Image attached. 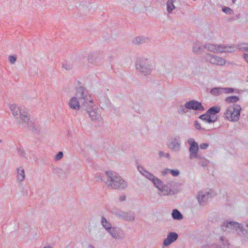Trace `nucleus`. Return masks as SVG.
Segmentation results:
<instances>
[{"instance_id": "2f4dec72", "label": "nucleus", "mask_w": 248, "mask_h": 248, "mask_svg": "<svg viewBox=\"0 0 248 248\" xmlns=\"http://www.w3.org/2000/svg\"><path fill=\"white\" fill-rule=\"evenodd\" d=\"M240 49L247 51V52L243 54V58L245 61L248 63V45L241 46Z\"/></svg>"}, {"instance_id": "2eb2a0df", "label": "nucleus", "mask_w": 248, "mask_h": 248, "mask_svg": "<svg viewBox=\"0 0 248 248\" xmlns=\"http://www.w3.org/2000/svg\"><path fill=\"white\" fill-rule=\"evenodd\" d=\"M206 61L211 64L218 66H223L226 63V60L217 55L207 54L205 57Z\"/></svg>"}, {"instance_id": "09e8293b", "label": "nucleus", "mask_w": 248, "mask_h": 248, "mask_svg": "<svg viewBox=\"0 0 248 248\" xmlns=\"http://www.w3.org/2000/svg\"><path fill=\"white\" fill-rule=\"evenodd\" d=\"M44 248H52L51 247H50V246H47V247H45Z\"/></svg>"}, {"instance_id": "5701e85b", "label": "nucleus", "mask_w": 248, "mask_h": 248, "mask_svg": "<svg viewBox=\"0 0 248 248\" xmlns=\"http://www.w3.org/2000/svg\"><path fill=\"white\" fill-rule=\"evenodd\" d=\"M192 51L196 54H201L203 51V47L202 44L200 42L194 43L193 46Z\"/></svg>"}, {"instance_id": "a878e982", "label": "nucleus", "mask_w": 248, "mask_h": 248, "mask_svg": "<svg viewBox=\"0 0 248 248\" xmlns=\"http://www.w3.org/2000/svg\"><path fill=\"white\" fill-rule=\"evenodd\" d=\"M109 212L118 218L121 219L124 213V211L116 207H113L109 209Z\"/></svg>"}, {"instance_id": "dca6fc26", "label": "nucleus", "mask_w": 248, "mask_h": 248, "mask_svg": "<svg viewBox=\"0 0 248 248\" xmlns=\"http://www.w3.org/2000/svg\"><path fill=\"white\" fill-rule=\"evenodd\" d=\"M103 56L100 52H94L90 54L88 57L89 62L94 65H100L103 62Z\"/></svg>"}, {"instance_id": "473e14b6", "label": "nucleus", "mask_w": 248, "mask_h": 248, "mask_svg": "<svg viewBox=\"0 0 248 248\" xmlns=\"http://www.w3.org/2000/svg\"><path fill=\"white\" fill-rule=\"evenodd\" d=\"M239 99V97L236 96H232L227 97L225 101L229 103H236Z\"/></svg>"}, {"instance_id": "de8ad7c7", "label": "nucleus", "mask_w": 248, "mask_h": 248, "mask_svg": "<svg viewBox=\"0 0 248 248\" xmlns=\"http://www.w3.org/2000/svg\"><path fill=\"white\" fill-rule=\"evenodd\" d=\"M246 226L248 228V221L246 222Z\"/></svg>"}, {"instance_id": "3c124183", "label": "nucleus", "mask_w": 248, "mask_h": 248, "mask_svg": "<svg viewBox=\"0 0 248 248\" xmlns=\"http://www.w3.org/2000/svg\"><path fill=\"white\" fill-rule=\"evenodd\" d=\"M236 0H232V2L234 3L235 2Z\"/></svg>"}, {"instance_id": "cd10ccee", "label": "nucleus", "mask_w": 248, "mask_h": 248, "mask_svg": "<svg viewBox=\"0 0 248 248\" xmlns=\"http://www.w3.org/2000/svg\"><path fill=\"white\" fill-rule=\"evenodd\" d=\"M210 93L214 96H219L223 93V88L215 87L212 88L210 91Z\"/></svg>"}, {"instance_id": "bb28decb", "label": "nucleus", "mask_w": 248, "mask_h": 248, "mask_svg": "<svg viewBox=\"0 0 248 248\" xmlns=\"http://www.w3.org/2000/svg\"><path fill=\"white\" fill-rule=\"evenodd\" d=\"M101 223L102 226L108 232L113 227L111 224L108 222L104 217H102Z\"/></svg>"}, {"instance_id": "7c9ffc66", "label": "nucleus", "mask_w": 248, "mask_h": 248, "mask_svg": "<svg viewBox=\"0 0 248 248\" xmlns=\"http://www.w3.org/2000/svg\"><path fill=\"white\" fill-rule=\"evenodd\" d=\"M175 8L173 4V0H168L167 2V10L169 13H172V11Z\"/></svg>"}, {"instance_id": "0eeeda50", "label": "nucleus", "mask_w": 248, "mask_h": 248, "mask_svg": "<svg viewBox=\"0 0 248 248\" xmlns=\"http://www.w3.org/2000/svg\"><path fill=\"white\" fill-rule=\"evenodd\" d=\"M241 109L239 105H231L226 108L224 113L225 117L229 121L237 122L239 119Z\"/></svg>"}, {"instance_id": "8fccbe9b", "label": "nucleus", "mask_w": 248, "mask_h": 248, "mask_svg": "<svg viewBox=\"0 0 248 248\" xmlns=\"http://www.w3.org/2000/svg\"><path fill=\"white\" fill-rule=\"evenodd\" d=\"M89 247L91 248H94L93 247L92 245H90Z\"/></svg>"}, {"instance_id": "b1692460", "label": "nucleus", "mask_w": 248, "mask_h": 248, "mask_svg": "<svg viewBox=\"0 0 248 248\" xmlns=\"http://www.w3.org/2000/svg\"><path fill=\"white\" fill-rule=\"evenodd\" d=\"M199 118L202 121H205L209 123H214L216 121V118L214 116H210L209 114H208L207 111L206 113L201 115L199 117Z\"/></svg>"}, {"instance_id": "f3484780", "label": "nucleus", "mask_w": 248, "mask_h": 248, "mask_svg": "<svg viewBox=\"0 0 248 248\" xmlns=\"http://www.w3.org/2000/svg\"><path fill=\"white\" fill-rule=\"evenodd\" d=\"M186 108L187 109H193L195 110H203L204 108L202 104L197 101L192 100L186 103Z\"/></svg>"}, {"instance_id": "4c0bfd02", "label": "nucleus", "mask_w": 248, "mask_h": 248, "mask_svg": "<svg viewBox=\"0 0 248 248\" xmlns=\"http://www.w3.org/2000/svg\"><path fill=\"white\" fill-rule=\"evenodd\" d=\"M63 156V154L62 152H59L58 154L55 156L54 159L56 161L61 160Z\"/></svg>"}, {"instance_id": "37998d69", "label": "nucleus", "mask_w": 248, "mask_h": 248, "mask_svg": "<svg viewBox=\"0 0 248 248\" xmlns=\"http://www.w3.org/2000/svg\"><path fill=\"white\" fill-rule=\"evenodd\" d=\"M209 146V144L207 143H203L200 144V147L202 149H206Z\"/></svg>"}, {"instance_id": "39448f33", "label": "nucleus", "mask_w": 248, "mask_h": 248, "mask_svg": "<svg viewBox=\"0 0 248 248\" xmlns=\"http://www.w3.org/2000/svg\"><path fill=\"white\" fill-rule=\"evenodd\" d=\"M84 110L88 113L90 119L96 122H101L102 120L101 111L94 105L93 99L89 98V102L86 106L83 105Z\"/></svg>"}, {"instance_id": "f704fd0d", "label": "nucleus", "mask_w": 248, "mask_h": 248, "mask_svg": "<svg viewBox=\"0 0 248 248\" xmlns=\"http://www.w3.org/2000/svg\"><path fill=\"white\" fill-rule=\"evenodd\" d=\"M17 152L19 154V155L25 159H27V157H26V153L23 148L19 147L17 148Z\"/></svg>"}, {"instance_id": "20e7f679", "label": "nucleus", "mask_w": 248, "mask_h": 248, "mask_svg": "<svg viewBox=\"0 0 248 248\" xmlns=\"http://www.w3.org/2000/svg\"><path fill=\"white\" fill-rule=\"evenodd\" d=\"M221 226L222 230L225 231L236 232L243 237L248 234V230L244 228L243 225L235 221H225Z\"/></svg>"}, {"instance_id": "4468645a", "label": "nucleus", "mask_w": 248, "mask_h": 248, "mask_svg": "<svg viewBox=\"0 0 248 248\" xmlns=\"http://www.w3.org/2000/svg\"><path fill=\"white\" fill-rule=\"evenodd\" d=\"M187 142L190 145L189 148V151L190 152L189 158L190 159L195 158L196 157H198L199 155H198V152L199 151L198 144L193 138L188 139L187 140Z\"/></svg>"}, {"instance_id": "e433bc0d", "label": "nucleus", "mask_w": 248, "mask_h": 248, "mask_svg": "<svg viewBox=\"0 0 248 248\" xmlns=\"http://www.w3.org/2000/svg\"><path fill=\"white\" fill-rule=\"evenodd\" d=\"M223 93H231L234 92V89L232 88H223Z\"/></svg>"}, {"instance_id": "1a4fd4ad", "label": "nucleus", "mask_w": 248, "mask_h": 248, "mask_svg": "<svg viewBox=\"0 0 248 248\" xmlns=\"http://www.w3.org/2000/svg\"><path fill=\"white\" fill-rule=\"evenodd\" d=\"M171 183V182H170L167 184H164L160 179L156 180L155 182V186L159 190L158 195L161 196L170 195L172 192Z\"/></svg>"}, {"instance_id": "7ed1b4c3", "label": "nucleus", "mask_w": 248, "mask_h": 248, "mask_svg": "<svg viewBox=\"0 0 248 248\" xmlns=\"http://www.w3.org/2000/svg\"><path fill=\"white\" fill-rule=\"evenodd\" d=\"M10 110L15 117L16 118L19 117L20 123L25 124V126L31 127L32 129L37 130V128L35 127L36 124L30 121L29 116L27 111L23 109H20L18 106L15 104L10 106Z\"/></svg>"}, {"instance_id": "412c9836", "label": "nucleus", "mask_w": 248, "mask_h": 248, "mask_svg": "<svg viewBox=\"0 0 248 248\" xmlns=\"http://www.w3.org/2000/svg\"><path fill=\"white\" fill-rule=\"evenodd\" d=\"M121 219L126 221H133L135 219V213L131 211L128 212L124 211V213Z\"/></svg>"}, {"instance_id": "ddd939ff", "label": "nucleus", "mask_w": 248, "mask_h": 248, "mask_svg": "<svg viewBox=\"0 0 248 248\" xmlns=\"http://www.w3.org/2000/svg\"><path fill=\"white\" fill-rule=\"evenodd\" d=\"M108 233L113 238L116 240H122L125 237L124 231L118 226H113Z\"/></svg>"}, {"instance_id": "58836bf2", "label": "nucleus", "mask_w": 248, "mask_h": 248, "mask_svg": "<svg viewBox=\"0 0 248 248\" xmlns=\"http://www.w3.org/2000/svg\"><path fill=\"white\" fill-rule=\"evenodd\" d=\"M170 173L173 176H177L179 175L180 172L178 170L170 169Z\"/></svg>"}, {"instance_id": "72a5a7b5", "label": "nucleus", "mask_w": 248, "mask_h": 248, "mask_svg": "<svg viewBox=\"0 0 248 248\" xmlns=\"http://www.w3.org/2000/svg\"><path fill=\"white\" fill-rule=\"evenodd\" d=\"M187 109L186 108V104H185V106L180 105L179 108H178V113L180 114L183 115L185 114L187 112Z\"/></svg>"}, {"instance_id": "9b49d317", "label": "nucleus", "mask_w": 248, "mask_h": 248, "mask_svg": "<svg viewBox=\"0 0 248 248\" xmlns=\"http://www.w3.org/2000/svg\"><path fill=\"white\" fill-rule=\"evenodd\" d=\"M204 48L214 53L231 52L234 49L233 47L230 46L215 45L211 44H206Z\"/></svg>"}, {"instance_id": "a19ab883", "label": "nucleus", "mask_w": 248, "mask_h": 248, "mask_svg": "<svg viewBox=\"0 0 248 248\" xmlns=\"http://www.w3.org/2000/svg\"><path fill=\"white\" fill-rule=\"evenodd\" d=\"M222 11L225 13L229 14H231L232 12V10L231 9L227 7L223 8Z\"/></svg>"}, {"instance_id": "a18cd8bd", "label": "nucleus", "mask_w": 248, "mask_h": 248, "mask_svg": "<svg viewBox=\"0 0 248 248\" xmlns=\"http://www.w3.org/2000/svg\"><path fill=\"white\" fill-rule=\"evenodd\" d=\"M170 169H166L162 171V174L163 175H166V174L170 173Z\"/></svg>"}, {"instance_id": "393cba45", "label": "nucleus", "mask_w": 248, "mask_h": 248, "mask_svg": "<svg viewBox=\"0 0 248 248\" xmlns=\"http://www.w3.org/2000/svg\"><path fill=\"white\" fill-rule=\"evenodd\" d=\"M220 110V108L219 106H214L210 108L207 111L210 116H214L216 118V121L217 117L216 115Z\"/></svg>"}, {"instance_id": "603ef678", "label": "nucleus", "mask_w": 248, "mask_h": 248, "mask_svg": "<svg viewBox=\"0 0 248 248\" xmlns=\"http://www.w3.org/2000/svg\"><path fill=\"white\" fill-rule=\"evenodd\" d=\"M1 142V140H0V143Z\"/></svg>"}, {"instance_id": "423d86ee", "label": "nucleus", "mask_w": 248, "mask_h": 248, "mask_svg": "<svg viewBox=\"0 0 248 248\" xmlns=\"http://www.w3.org/2000/svg\"><path fill=\"white\" fill-rule=\"evenodd\" d=\"M137 70L143 76L150 75L153 70V65L150 61L146 58H139L136 62Z\"/></svg>"}, {"instance_id": "f257e3e1", "label": "nucleus", "mask_w": 248, "mask_h": 248, "mask_svg": "<svg viewBox=\"0 0 248 248\" xmlns=\"http://www.w3.org/2000/svg\"><path fill=\"white\" fill-rule=\"evenodd\" d=\"M101 180L108 188L114 189H124L127 186V183L116 172L106 171L105 175L99 174Z\"/></svg>"}, {"instance_id": "6ab92c4d", "label": "nucleus", "mask_w": 248, "mask_h": 248, "mask_svg": "<svg viewBox=\"0 0 248 248\" xmlns=\"http://www.w3.org/2000/svg\"><path fill=\"white\" fill-rule=\"evenodd\" d=\"M138 170L146 178L152 181L155 185V182L156 180H159L157 177H155L153 174L146 170L143 167L138 166Z\"/></svg>"}, {"instance_id": "c03bdc74", "label": "nucleus", "mask_w": 248, "mask_h": 248, "mask_svg": "<svg viewBox=\"0 0 248 248\" xmlns=\"http://www.w3.org/2000/svg\"><path fill=\"white\" fill-rule=\"evenodd\" d=\"M62 67L65 69L66 70H69L71 69V67L70 65H68L66 63H64L62 64Z\"/></svg>"}, {"instance_id": "c756f323", "label": "nucleus", "mask_w": 248, "mask_h": 248, "mask_svg": "<svg viewBox=\"0 0 248 248\" xmlns=\"http://www.w3.org/2000/svg\"><path fill=\"white\" fill-rule=\"evenodd\" d=\"M171 216L174 219L181 220L183 219L182 214L177 209H174L171 213Z\"/></svg>"}, {"instance_id": "f03ea898", "label": "nucleus", "mask_w": 248, "mask_h": 248, "mask_svg": "<svg viewBox=\"0 0 248 248\" xmlns=\"http://www.w3.org/2000/svg\"><path fill=\"white\" fill-rule=\"evenodd\" d=\"M91 96L82 86H80L77 90L76 97H72L69 102L70 107L73 109L84 110L83 105L86 106Z\"/></svg>"}, {"instance_id": "49530a36", "label": "nucleus", "mask_w": 248, "mask_h": 248, "mask_svg": "<svg viewBox=\"0 0 248 248\" xmlns=\"http://www.w3.org/2000/svg\"><path fill=\"white\" fill-rule=\"evenodd\" d=\"M119 201L121 202H123L125 200L126 197L124 195H121L119 198Z\"/></svg>"}, {"instance_id": "c85d7f7f", "label": "nucleus", "mask_w": 248, "mask_h": 248, "mask_svg": "<svg viewBox=\"0 0 248 248\" xmlns=\"http://www.w3.org/2000/svg\"><path fill=\"white\" fill-rule=\"evenodd\" d=\"M196 158L199 160L198 163L203 167L207 166L209 163V161L205 157L199 155L198 157H196Z\"/></svg>"}, {"instance_id": "4be33fe9", "label": "nucleus", "mask_w": 248, "mask_h": 248, "mask_svg": "<svg viewBox=\"0 0 248 248\" xmlns=\"http://www.w3.org/2000/svg\"><path fill=\"white\" fill-rule=\"evenodd\" d=\"M150 41V37H147L143 36H137L135 37L133 41L134 44L140 45L143 43H147Z\"/></svg>"}, {"instance_id": "c9c22d12", "label": "nucleus", "mask_w": 248, "mask_h": 248, "mask_svg": "<svg viewBox=\"0 0 248 248\" xmlns=\"http://www.w3.org/2000/svg\"><path fill=\"white\" fill-rule=\"evenodd\" d=\"M158 156L160 158L162 157H164L168 159L170 158V155L169 153H164L161 151L158 152Z\"/></svg>"}, {"instance_id": "79ce46f5", "label": "nucleus", "mask_w": 248, "mask_h": 248, "mask_svg": "<svg viewBox=\"0 0 248 248\" xmlns=\"http://www.w3.org/2000/svg\"><path fill=\"white\" fill-rule=\"evenodd\" d=\"M194 127L197 130H200L201 129V124L198 121H195L194 122Z\"/></svg>"}, {"instance_id": "9d476101", "label": "nucleus", "mask_w": 248, "mask_h": 248, "mask_svg": "<svg viewBox=\"0 0 248 248\" xmlns=\"http://www.w3.org/2000/svg\"><path fill=\"white\" fill-rule=\"evenodd\" d=\"M214 196L213 191L211 189L202 190L198 191L196 195V199L201 206L206 205L208 199Z\"/></svg>"}, {"instance_id": "6e6552de", "label": "nucleus", "mask_w": 248, "mask_h": 248, "mask_svg": "<svg viewBox=\"0 0 248 248\" xmlns=\"http://www.w3.org/2000/svg\"><path fill=\"white\" fill-rule=\"evenodd\" d=\"M216 242L214 244H207L202 248H230V244L228 239L223 235H217L216 238Z\"/></svg>"}, {"instance_id": "aec40b11", "label": "nucleus", "mask_w": 248, "mask_h": 248, "mask_svg": "<svg viewBox=\"0 0 248 248\" xmlns=\"http://www.w3.org/2000/svg\"><path fill=\"white\" fill-rule=\"evenodd\" d=\"M16 181L17 183L21 184L25 178V170L23 167H19L16 169Z\"/></svg>"}, {"instance_id": "a211bd4d", "label": "nucleus", "mask_w": 248, "mask_h": 248, "mask_svg": "<svg viewBox=\"0 0 248 248\" xmlns=\"http://www.w3.org/2000/svg\"><path fill=\"white\" fill-rule=\"evenodd\" d=\"M178 238V235L177 233L175 232H169L167 236V238L164 240L163 244L165 247H168L171 244L174 242Z\"/></svg>"}, {"instance_id": "ea45409f", "label": "nucleus", "mask_w": 248, "mask_h": 248, "mask_svg": "<svg viewBox=\"0 0 248 248\" xmlns=\"http://www.w3.org/2000/svg\"><path fill=\"white\" fill-rule=\"evenodd\" d=\"M16 60V57L15 55L10 56L9 61L11 64H14Z\"/></svg>"}, {"instance_id": "f8f14e48", "label": "nucleus", "mask_w": 248, "mask_h": 248, "mask_svg": "<svg viewBox=\"0 0 248 248\" xmlns=\"http://www.w3.org/2000/svg\"><path fill=\"white\" fill-rule=\"evenodd\" d=\"M167 146L169 149L173 152H179L181 146L180 137L179 136L170 137L167 142Z\"/></svg>"}]
</instances>
